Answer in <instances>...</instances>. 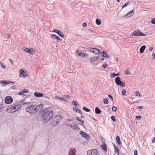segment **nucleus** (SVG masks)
Segmentation results:
<instances>
[{"mask_svg":"<svg viewBox=\"0 0 155 155\" xmlns=\"http://www.w3.org/2000/svg\"><path fill=\"white\" fill-rule=\"evenodd\" d=\"M43 108V105L40 104L38 105H31L26 108L25 110L27 112H28L31 114H33L41 110Z\"/></svg>","mask_w":155,"mask_h":155,"instance_id":"nucleus-1","label":"nucleus"},{"mask_svg":"<svg viewBox=\"0 0 155 155\" xmlns=\"http://www.w3.org/2000/svg\"><path fill=\"white\" fill-rule=\"evenodd\" d=\"M45 113L41 116V121L43 123H46L51 119L53 115V112L51 110L47 111L46 110H45Z\"/></svg>","mask_w":155,"mask_h":155,"instance_id":"nucleus-2","label":"nucleus"},{"mask_svg":"<svg viewBox=\"0 0 155 155\" xmlns=\"http://www.w3.org/2000/svg\"><path fill=\"white\" fill-rule=\"evenodd\" d=\"M62 116L61 115H57L53 118L50 120V122L52 125L54 126H56L61 121Z\"/></svg>","mask_w":155,"mask_h":155,"instance_id":"nucleus-3","label":"nucleus"},{"mask_svg":"<svg viewBox=\"0 0 155 155\" xmlns=\"http://www.w3.org/2000/svg\"><path fill=\"white\" fill-rule=\"evenodd\" d=\"M21 107V106L19 105L9 107L6 109V111L9 113H13L19 110Z\"/></svg>","mask_w":155,"mask_h":155,"instance_id":"nucleus-4","label":"nucleus"},{"mask_svg":"<svg viewBox=\"0 0 155 155\" xmlns=\"http://www.w3.org/2000/svg\"><path fill=\"white\" fill-rule=\"evenodd\" d=\"M87 155H99V152L96 149L90 150L87 153Z\"/></svg>","mask_w":155,"mask_h":155,"instance_id":"nucleus-5","label":"nucleus"},{"mask_svg":"<svg viewBox=\"0 0 155 155\" xmlns=\"http://www.w3.org/2000/svg\"><path fill=\"white\" fill-rule=\"evenodd\" d=\"M116 83L118 85H120V86L124 87L125 86L124 83L122 81H121L120 78L119 77H117L115 80Z\"/></svg>","mask_w":155,"mask_h":155,"instance_id":"nucleus-6","label":"nucleus"},{"mask_svg":"<svg viewBox=\"0 0 155 155\" xmlns=\"http://www.w3.org/2000/svg\"><path fill=\"white\" fill-rule=\"evenodd\" d=\"M19 76L23 78L26 77L28 75V72L26 70L21 69L19 71Z\"/></svg>","mask_w":155,"mask_h":155,"instance_id":"nucleus-7","label":"nucleus"},{"mask_svg":"<svg viewBox=\"0 0 155 155\" xmlns=\"http://www.w3.org/2000/svg\"><path fill=\"white\" fill-rule=\"evenodd\" d=\"M5 102L7 104H10L13 101L12 97L10 96H7L5 99Z\"/></svg>","mask_w":155,"mask_h":155,"instance_id":"nucleus-8","label":"nucleus"},{"mask_svg":"<svg viewBox=\"0 0 155 155\" xmlns=\"http://www.w3.org/2000/svg\"><path fill=\"white\" fill-rule=\"evenodd\" d=\"M52 32H54L57 33L59 35L61 36L62 38H64V35L60 30L57 29H54Z\"/></svg>","mask_w":155,"mask_h":155,"instance_id":"nucleus-9","label":"nucleus"},{"mask_svg":"<svg viewBox=\"0 0 155 155\" xmlns=\"http://www.w3.org/2000/svg\"><path fill=\"white\" fill-rule=\"evenodd\" d=\"M76 152V150L75 149L73 148H71L70 149L68 155H75Z\"/></svg>","mask_w":155,"mask_h":155,"instance_id":"nucleus-10","label":"nucleus"},{"mask_svg":"<svg viewBox=\"0 0 155 155\" xmlns=\"http://www.w3.org/2000/svg\"><path fill=\"white\" fill-rule=\"evenodd\" d=\"M0 83L1 84H3L2 85L3 86H5L6 85L8 84L9 83H14L15 82H12L11 81H7L5 80V81H1Z\"/></svg>","mask_w":155,"mask_h":155,"instance_id":"nucleus-11","label":"nucleus"},{"mask_svg":"<svg viewBox=\"0 0 155 155\" xmlns=\"http://www.w3.org/2000/svg\"><path fill=\"white\" fill-rule=\"evenodd\" d=\"M91 51L96 54L99 53L100 52L99 49L95 48H91Z\"/></svg>","mask_w":155,"mask_h":155,"instance_id":"nucleus-12","label":"nucleus"},{"mask_svg":"<svg viewBox=\"0 0 155 155\" xmlns=\"http://www.w3.org/2000/svg\"><path fill=\"white\" fill-rule=\"evenodd\" d=\"M34 95L35 96L38 97H42L43 96L42 93L37 92H35L34 93Z\"/></svg>","mask_w":155,"mask_h":155,"instance_id":"nucleus-13","label":"nucleus"},{"mask_svg":"<svg viewBox=\"0 0 155 155\" xmlns=\"http://www.w3.org/2000/svg\"><path fill=\"white\" fill-rule=\"evenodd\" d=\"M79 133L82 136V137L86 139H87L89 138V136L86 133L82 131H80Z\"/></svg>","mask_w":155,"mask_h":155,"instance_id":"nucleus-14","label":"nucleus"},{"mask_svg":"<svg viewBox=\"0 0 155 155\" xmlns=\"http://www.w3.org/2000/svg\"><path fill=\"white\" fill-rule=\"evenodd\" d=\"M140 31L138 30L137 31H134L132 34V36H140Z\"/></svg>","mask_w":155,"mask_h":155,"instance_id":"nucleus-15","label":"nucleus"},{"mask_svg":"<svg viewBox=\"0 0 155 155\" xmlns=\"http://www.w3.org/2000/svg\"><path fill=\"white\" fill-rule=\"evenodd\" d=\"M79 51H77V54L79 56L82 57L83 58H84L85 57L87 56V54L82 52L79 53Z\"/></svg>","mask_w":155,"mask_h":155,"instance_id":"nucleus-16","label":"nucleus"},{"mask_svg":"<svg viewBox=\"0 0 155 155\" xmlns=\"http://www.w3.org/2000/svg\"><path fill=\"white\" fill-rule=\"evenodd\" d=\"M67 125L68 126L70 127L75 130H76L78 129H79V128L78 127L74 125H72V124H67Z\"/></svg>","mask_w":155,"mask_h":155,"instance_id":"nucleus-17","label":"nucleus"},{"mask_svg":"<svg viewBox=\"0 0 155 155\" xmlns=\"http://www.w3.org/2000/svg\"><path fill=\"white\" fill-rule=\"evenodd\" d=\"M134 14V11L133 10H131L129 13H128L125 16V17L126 18H128V17H130L133 15Z\"/></svg>","mask_w":155,"mask_h":155,"instance_id":"nucleus-18","label":"nucleus"},{"mask_svg":"<svg viewBox=\"0 0 155 155\" xmlns=\"http://www.w3.org/2000/svg\"><path fill=\"white\" fill-rule=\"evenodd\" d=\"M98 58V57H94L90 59V62L93 63L94 62L96 61H97Z\"/></svg>","mask_w":155,"mask_h":155,"instance_id":"nucleus-19","label":"nucleus"},{"mask_svg":"<svg viewBox=\"0 0 155 155\" xmlns=\"http://www.w3.org/2000/svg\"><path fill=\"white\" fill-rule=\"evenodd\" d=\"M102 54H103V55H102L104 57H105L106 58H108L109 57V56H108L107 54V52H106L105 51H103V52H102Z\"/></svg>","mask_w":155,"mask_h":155,"instance_id":"nucleus-20","label":"nucleus"},{"mask_svg":"<svg viewBox=\"0 0 155 155\" xmlns=\"http://www.w3.org/2000/svg\"><path fill=\"white\" fill-rule=\"evenodd\" d=\"M51 38H55L57 40H60V37L55 35L51 34Z\"/></svg>","mask_w":155,"mask_h":155,"instance_id":"nucleus-21","label":"nucleus"},{"mask_svg":"<svg viewBox=\"0 0 155 155\" xmlns=\"http://www.w3.org/2000/svg\"><path fill=\"white\" fill-rule=\"evenodd\" d=\"M146 46L145 45H143L141 46L140 49V52L142 53L145 50Z\"/></svg>","mask_w":155,"mask_h":155,"instance_id":"nucleus-22","label":"nucleus"},{"mask_svg":"<svg viewBox=\"0 0 155 155\" xmlns=\"http://www.w3.org/2000/svg\"><path fill=\"white\" fill-rule=\"evenodd\" d=\"M72 104L76 106H79V104H78V102L75 101H73L72 102Z\"/></svg>","mask_w":155,"mask_h":155,"instance_id":"nucleus-23","label":"nucleus"},{"mask_svg":"<svg viewBox=\"0 0 155 155\" xmlns=\"http://www.w3.org/2000/svg\"><path fill=\"white\" fill-rule=\"evenodd\" d=\"M95 113L97 114H100L101 111V110L98 107H96L95 109Z\"/></svg>","mask_w":155,"mask_h":155,"instance_id":"nucleus-24","label":"nucleus"},{"mask_svg":"<svg viewBox=\"0 0 155 155\" xmlns=\"http://www.w3.org/2000/svg\"><path fill=\"white\" fill-rule=\"evenodd\" d=\"M116 140L118 144H120L121 143L120 140V138L119 136H117L116 137Z\"/></svg>","mask_w":155,"mask_h":155,"instance_id":"nucleus-25","label":"nucleus"},{"mask_svg":"<svg viewBox=\"0 0 155 155\" xmlns=\"http://www.w3.org/2000/svg\"><path fill=\"white\" fill-rule=\"evenodd\" d=\"M32 49V48H31V49L28 48V53H29L31 54H34V52L33 50Z\"/></svg>","mask_w":155,"mask_h":155,"instance_id":"nucleus-26","label":"nucleus"},{"mask_svg":"<svg viewBox=\"0 0 155 155\" xmlns=\"http://www.w3.org/2000/svg\"><path fill=\"white\" fill-rule=\"evenodd\" d=\"M96 23L97 25H100L101 23V21L100 20L98 19H97L96 20Z\"/></svg>","mask_w":155,"mask_h":155,"instance_id":"nucleus-27","label":"nucleus"},{"mask_svg":"<svg viewBox=\"0 0 155 155\" xmlns=\"http://www.w3.org/2000/svg\"><path fill=\"white\" fill-rule=\"evenodd\" d=\"M75 119L76 120H78L79 121H80L82 124H84V121L83 120H82L81 119H79V117H76L75 118Z\"/></svg>","mask_w":155,"mask_h":155,"instance_id":"nucleus-28","label":"nucleus"},{"mask_svg":"<svg viewBox=\"0 0 155 155\" xmlns=\"http://www.w3.org/2000/svg\"><path fill=\"white\" fill-rule=\"evenodd\" d=\"M104 103L105 104H108L109 103L107 99L106 98H104L103 99Z\"/></svg>","mask_w":155,"mask_h":155,"instance_id":"nucleus-29","label":"nucleus"},{"mask_svg":"<svg viewBox=\"0 0 155 155\" xmlns=\"http://www.w3.org/2000/svg\"><path fill=\"white\" fill-rule=\"evenodd\" d=\"M21 50L23 51H25V52H26L27 53H28V48H23L21 49Z\"/></svg>","mask_w":155,"mask_h":155,"instance_id":"nucleus-30","label":"nucleus"},{"mask_svg":"<svg viewBox=\"0 0 155 155\" xmlns=\"http://www.w3.org/2000/svg\"><path fill=\"white\" fill-rule=\"evenodd\" d=\"M125 74H130L129 71L128 69H126L124 71Z\"/></svg>","mask_w":155,"mask_h":155,"instance_id":"nucleus-31","label":"nucleus"},{"mask_svg":"<svg viewBox=\"0 0 155 155\" xmlns=\"http://www.w3.org/2000/svg\"><path fill=\"white\" fill-rule=\"evenodd\" d=\"M83 109L87 112H90V110L89 109L85 107H83Z\"/></svg>","mask_w":155,"mask_h":155,"instance_id":"nucleus-32","label":"nucleus"},{"mask_svg":"<svg viewBox=\"0 0 155 155\" xmlns=\"http://www.w3.org/2000/svg\"><path fill=\"white\" fill-rule=\"evenodd\" d=\"M101 147L105 151H107V148H106V147L105 146V144L104 145H101Z\"/></svg>","mask_w":155,"mask_h":155,"instance_id":"nucleus-33","label":"nucleus"},{"mask_svg":"<svg viewBox=\"0 0 155 155\" xmlns=\"http://www.w3.org/2000/svg\"><path fill=\"white\" fill-rule=\"evenodd\" d=\"M117 109V107L115 106H113L112 107V110L114 111H115Z\"/></svg>","mask_w":155,"mask_h":155,"instance_id":"nucleus-34","label":"nucleus"},{"mask_svg":"<svg viewBox=\"0 0 155 155\" xmlns=\"http://www.w3.org/2000/svg\"><path fill=\"white\" fill-rule=\"evenodd\" d=\"M136 93L135 95L136 96L138 97H140V93L138 91H136L135 92Z\"/></svg>","mask_w":155,"mask_h":155,"instance_id":"nucleus-35","label":"nucleus"},{"mask_svg":"<svg viewBox=\"0 0 155 155\" xmlns=\"http://www.w3.org/2000/svg\"><path fill=\"white\" fill-rule=\"evenodd\" d=\"M126 93V91L125 89H123L122 91V95L124 96L125 95Z\"/></svg>","mask_w":155,"mask_h":155,"instance_id":"nucleus-36","label":"nucleus"},{"mask_svg":"<svg viewBox=\"0 0 155 155\" xmlns=\"http://www.w3.org/2000/svg\"><path fill=\"white\" fill-rule=\"evenodd\" d=\"M108 64L106 63H105L104 64H103V65H102V67L104 68H107V67L108 66Z\"/></svg>","mask_w":155,"mask_h":155,"instance_id":"nucleus-37","label":"nucleus"},{"mask_svg":"<svg viewBox=\"0 0 155 155\" xmlns=\"http://www.w3.org/2000/svg\"><path fill=\"white\" fill-rule=\"evenodd\" d=\"M111 120H113L114 122H115L116 121L115 118L114 116H112L111 117Z\"/></svg>","mask_w":155,"mask_h":155,"instance_id":"nucleus-38","label":"nucleus"},{"mask_svg":"<svg viewBox=\"0 0 155 155\" xmlns=\"http://www.w3.org/2000/svg\"><path fill=\"white\" fill-rule=\"evenodd\" d=\"M1 65L2 67L3 68H5V65L3 63H1Z\"/></svg>","mask_w":155,"mask_h":155,"instance_id":"nucleus-39","label":"nucleus"},{"mask_svg":"<svg viewBox=\"0 0 155 155\" xmlns=\"http://www.w3.org/2000/svg\"><path fill=\"white\" fill-rule=\"evenodd\" d=\"M111 77H112V78H114L116 76V74L114 73H111Z\"/></svg>","mask_w":155,"mask_h":155,"instance_id":"nucleus-40","label":"nucleus"},{"mask_svg":"<svg viewBox=\"0 0 155 155\" xmlns=\"http://www.w3.org/2000/svg\"><path fill=\"white\" fill-rule=\"evenodd\" d=\"M128 3H129L128 2H127L126 3H125L123 6L122 8H124L126 7L128 4Z\"/></svg>","mask_w":155,"mask_h":155,"instance_id":"nucleus-41","label":"nucleus"},{"mask_svg":"<svg viewBox=\"0 0 155 155\" xmlns=\"http://www.w3.org/2000/svg\"><path fill=\"white\" fill-rule=\"evenodd\" d=\"M151 22L152 24L155 25V18H153L151 20Z\"/></svg>","mask_w":155,"mask_h":155,"instance_id":"nucleus-42","label":"nucleus"},{"mask_svg":"<svg viewBox=\"0 0 155 155\" xmlns=\"http://www.w3.org/2000/svg\"><path fill=\"white\" fill-rule=\"evenodd\" d=\"M140 36H146V35L144 33L142 32H140V34H139Z\"/></svg>","mask_w":155,"mask_h":155,"instance_id":"nucleus-43","label":"nucleus"},{"mask_svg":"<svg viewBox=\"0 0 155 155\" xmlns=\"http://www.w3.org/2000/svg\"><path fill=\"white\" fill-rule=\"evenodd\" d=\"M64 97H66L68 99H69L71 98V97L70 96L66 95H64Z\"/></svg>","mask_w":155,"mask_h":155,"instance_id":"nucleus-44","label":"nucleus"},{"mask_svg":"<svg viewBox=\"0 0 155 155\" xmlns=\"http://www.w3.org/2000/svg\"><path fill=\"white\" fill-rule=\"evenodd\" d=\"M73 110H74V112H77L78 111V109H77L76 108V107H74L73 108Z\"/></svg>","mask_w":155,"mask_h":155,"instance_id":"nucleus-45","label":"nucleus"},{"mask_svg":"<svg viewBox=\"0 0 155 155\" xmlns=\"http://www.w3.org/2000/svg\"><path fill=\"white\" fill-rule=\"evenodd\" d=\"M108 97L110 98L111 99L112 101H113V98L112 96L110 95H108Z\"/></svg>","mask_w":155,"mask_h":155,"instance_id":"nucleus-46","label":"nucleus"},{"mask_svg":"<svg viewBox=\"0 0 155 155\" xmlns=\"http://www.w3.org/2000/svg\"><path fill=\"white\" fill-rule=\"evenodd\" d=\"M141 118V117L140 115L137 116L136 117V118H138V119H140Z\"/></svg>","mask_w":155,"mask_h":155,"instance_id":"nucleus-47","label":"nucleus"},{"mask_svg":"<svg viewBox=\"0 0 155 155\" xmlns=\"http://www.w3.org/2000/svg\"><path fill=\"white\" fill-rule=\"evenodd\" d=\"M114 149H115V151L116 150H117V151L118 152V148L117 147H116L115 146V145H114Z\"/></svg>","mask_w":155,"mask_h":155,"instance_id":"nucleus-48","label":"nucleus"},{"mask_svg":"<svg viewBox=\"0 0 155 155\" xmlns=\"http://www.w3.org/2000/svg\"><path fill=\"white\" fill-rule=\"evenodd\" d=\"M27 90H23L22 91V93H26L27 92Z\"/></svg>","mask_w":155,"mask_h":155,"instance_id":"nucleus-49","label":"nucleus"},{"mask_svg":"<svg viewBox=\"0 0 155 155\" xmlns=\"http://www.w3.org/2000/svg\"><path fill=\"white\" fill-rule=\"evenodd\" d=\"M9 62L11 63V65H13V63L12 60L11 59H10L9 60Z\"/></svg>","mask_w":155,"mask_h":155,"instance_id":"nucleus-50","label":"nucleus"},{"mask_svg":"<svg viewBox=\"0 0 155 155\" xmlns=\"http://www.w3.org/2000/svg\"><path fill=\"white\" fill-rule=\"evenodd\" d=\"M29 103H28L27 102H25V101H22V104H29Z\"/></svg>","mask_w":155,"mask_h":155,"instance_id":"nucleus-51","label":"nucleus"},{"mask_svg":"<svg viewBox=\"0 0 155 155\" xmlns=\"http://www.w3.org/2000/svg\"><path fill=\"white\" fill-rule=\"evenodd\" d=\"M137 150H135L134 151V155H137Z\"/></svg>","mask_w":155,"mask_h":155,"instance_id":"nucleus-52","label":"nucleus"},{"mask_svg":"<svg viewBox=\"0 0 155 155\" xmlns=\"http://www.w3.org/2000/svg\"><path fill=\"white\" fill-rule=\"evenodd\" d=\"M143 107L142 106H138L137 107L138 109H142L143 108Z\"/></svg>","mask_w":155,"mask_h":155,"instance_id":"nucleus-53","label":"nucleus"},{"mask_svg":"<svg viewBox=\"0 0 155 155\" xmlns=\"http://www.w3.org/2000/svg\"><path fill=\"white\" fill-rule=\"evenodd\" d=\"M83 26L84 27H85L87 26V24L84 23L83 24Z\"/></svg>","mask_w":155,"mask_h":155,"instance_id":"nucleus-54","label":"nucleus"},{"mask_svg":"<svg viewBox=\"0 0 155 155\" xmlns=\"http://www.w3.org/2000/svg\"><path fill=\"white\" fill-rule=\"evenodd\" d=\"M152 142L153 143H154L155 142V138L154 137L153 139L152 140Z\"/></svg>","mask_w":155,"mask_h":155,"instance_id":"nucleus-55","label":"nucleus"},{"mask_svg":"<svg viewBox=\"0 0 155 155\" xmlns=\"http://www.w3.org/2000/svg\"><path fill=\"white\" fill-rule=\"evenodd\" d=\"M55 98H58L59 99L61 100V98H60V97H58V96H56L55 97Z\"/></svg>","mask_w":155,"mask_h":155,"instance_id":"nucleus-56","label":"nucleus"},{"mask_svg":"<svg viewBox=\"0 0 155 155\" xmlns=\"http://www.w3.org/2000/svg\"><path fill=\"white\" fill-rule=\"evenodd\" d=\"M153 49V48L152 47H150L149 48V50L151 51H152Z\"/></svg>","mask_w":155,"mask_h":155,"instance_id":"nucleus-57","label":"nucleus"},{"mask_svg":"<svg viewBox=\"0 0 155 155\" xmlns=\"http://www.w3.org/2000/svg\"><path fill=\"white\" fill-rule=\"evenodd\" d=\"M61 100H62L64 101H67L64 98H61Z\"/></svg>","mask_w":155,"mask_h":155,"instance_id":"nucleus-58","label":"nucleus"},{"mask_svg":"<svg viewBox=\"0 0 155 155\" xmlns=\"http://www.w3.org/2000/svg\"><path fill=\"white\" fill-rule=\"evenodd\" d=\"M152 56H153V55L154 56V57L153 58V59H155V54H152Z\"/></svg>","mask_w":155,"mask_h":155,"instance_id":"nucleus-59","label":"nucleus"},{"mask_svg":"<svg viewBox=\"0 0 155 155\" xmlns=\"http://www.w3.org/2000/svg\"><path fill=\"white\" fill-rule=\"evenodd\" d=\"M78 112L80 113V114H81V110H78Z\"/></svg>","mask_w":155,"mask_h":155,"instance_id":"nucleus-60","label":"nucleus"},{"mask_svg":"<svg viewBox=\"0 0 155 155\" xmlns=\"http://www.w3.org/2000/svg\"><path fill=\"white\" fill-rule=\"evenodd\" d=\"M23 94V93H22V92L21 91V92H20L19 93V94Z\"/></svg>","mask_w":155,"mask_h":155,"instance_id":"nucleus-61","label":"nucleus"},{"mask_svg":"<svg viewBox=\"0 0 155 155\" xmlns=\"http://www.w3.org/2000/svg\"><path fill=\"white\" fill-rule=\"evenodd\" d=\"M104 58H102L101 59V61H104Z\"/></svg>","mask_w":155,"mask_h":155,"instance_id":"nucleus-62","label":"nucleus"},{"mask_svg":"<svg viewBox=\"0 0 155 155\" xmlns=\"http://www.w3.org/2000/svg\"><path fill=\"white\" fill-rule=\"evenodd\" d=\"M116 76H118L119 75V74H116Z\"/></svg>","mask_w":155,"mask_h":155,"instance_id":"nucleus-63","label":"nucleus"},{"mask_svg":"<svg viewBox=\"0 0 155 155\" xmlns=\"http://www.w3.org/2000/svg\"><path fill=\"white\" fill-rule=\"evenodd\" d=\"M117 1L118 2H119L120 1V0H117Z\"/></svg>","mask_w":155,"mask_h":155,"instance_id":"nucleus-64","label":"nucleus"}]
</instances>
